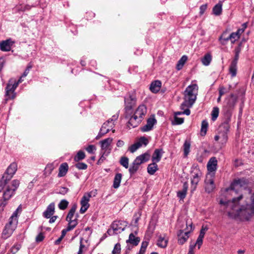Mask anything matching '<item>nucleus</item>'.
Masks as SVG:
<instances>
[{"label":"nucleus","instance_id":"obj_2","mask_svg":"<svg viewBox=\"0 0 254 254\" xmlns=\"http://www.w3.org/2000/svg\"><path fill=\"white\" fill-rule=\"evenodd\" d=\"M198 86L196 84L188 86L184 91V101L181 104L182 109L184 108H191L196 100Z\"/></svg>","mask_w":254,"mask_h":254},{"label":"nucleus","instance_id":"obj_56","mask_svg":"<svg viewBox=\"0 0 254 254\" xmlns=\"http://www.w3.org/2000/svg\"><path fill=\"white\" fill-rule=\"evenodd\" d=\"M110 152H108L107 153H105V151L104 152H101V153L102 154V156L100 157V159L98 161V164H99L101 163H102L104 160L105 159V156H107L109 154Z\"/></svg>","mask_w":254,"mask_h":254},{"label":"nucleus","instance_id":"obj_25","mask_svg":"<svg viewBox=\"0 0 254 254\" xmlns=\"http://www.w3.org/2000/svg\"><path fill=\"white\" fill-rule=\"evenodd\" d=\"M140 239L139 237H135L133 233H130L128 239L126 241L127 243H129L133 246H136L138 245Z\"/></svg>","mask_w":254,"mask_h":254},{"label":"nucleus","instance_id":"obj_21","mask_svg":"<svg viewBox=\"0 0 254 254\" xmlns=\"http://www.w3.org/2000/svg\"><path fill=\"white\" fill-rule=\"evenodd\" d=\"M150 155L149 153L145 152L138 156H137L134 160L136 162L137 164H138L139 165H141V164L147 162L150 159Z\"/></svg>","mask_w":254,"mask_h":254},{"label":"nucleus","instance_id":"obj_23","mask_svg":"<svg viewBox=\"0 0 254 254\" xmlns=\"http://www.w3.org/2000/svg\"><path fill=\"white\" fill-rule=\"evenodd\" d=\"M168 243V238H167L165 234L163 236L160 235L158 237L157 245L159 247L165 248L167 247Z\"/></svg>","mask_w":254,"mask_h":254},{"label":"nucleus","instance_id":"obj_27","mask_svg":"<svg viewBox=\"0 0 254 254\" xmlns=\"http://www.w3.org/2000/svg\"><path fill=\"white\" fill-rule=\"evenodd\" d=\"M68 170V166L67 163H63L59 167L58 177H63L65 176Z\"/></svg>","mask_w":254,"mask_h":254},{"label":"nucleus","instance_id":"obj_55","mask_svg":"<svg viewBox=\"0 0 254 254\" xmlns=\"http://www.w3.org/2000/svg\"><path fill=\"white\" fill-rule=\"evenodd\" d=\"M75 167L79 170H85L87 168V165L83 162H79L75 164Z\"/></svg>","mask_w":254,"mask_h":254},{"label":"nucleus","instance_id":"obj_7","mask_svg":"<svg viewBox=\"0 0 254 254\" xmlns=\"http://www.w3.org/2000/svg\"><path fill=\"white\" fill-rule=\"evenodd\" d=\"M17 223L14 222L9 219V222L4 227L2 232V237L3 239H6L9 238L13 233L16 228Z\"/></svg>","mask_w":254,"mask_h":254},{"label":"nucleus","instance_id":"obj_26","mask_svg":"<svg viewBox=\"0 0 254 254\" xmlns=\"http://www.w3.org/2000/svg\"><path fill=\"white\" fill-rule=\"evenodd\" d=\"M113 141V138L111 137L107 138L105 139L101 140L100 143L101 144V152L106 151L107 149L110 145L111 143Z\"/></svg>","mask_w":254,"mask_h":254},{"label":"nucleus","instance_id":"obj_8","mask_svg":"<svg viewBox=\"0 0 254 254\" xmlns=\"http://www.w3.org/2000/svg\"><path fill=\"white\" fill-rule=\"evenodd\" d=\"M136 99L134 95L129 94L125 98V111L127 114L130 115L132 112L133 107L135 105Z\"/></svg>","mask_w":254,"mask_h":254},{"label":"nucleus","instance_id":"obj_41","mask_svg":"<svg viewBox=\"0 0 254 254\" xmlns=\"http://www.w3.org/2000/svg\"><path fill=\"white\" fill-rule=\"evenodd\" d=\"M226 32H223V34L219 38V41H220V43L223 45H225L227 43L228 41L230 40L229 36L226 37Z\"/></svg>","mask_w":254,"mask_h":254},{"label":"nucleus","instance_id":"obj_29","mask_svg":"<svg viewBox=\"0 0 254 254\" xmlns=\"http://www.w3.org/2000/svg\"><path fill=\"white\" fill-rule=\"evenodd\" d=\"M91 192L89 193H85L82 197L81 198L80 201L81 205H84V206H86L89 207L90 205L89 203V201L90 200V198L91 197Z\"/></svg>","mask_w":254,"mask_h":254},{"label":"nucleus","instance_id":"obj_38","mask_svg":"<svg viewBox=\"0 0 254 254\" xmlns=\"http://www.w3.org/2000/svg\"><path fill=\"white\" fill-rule=\"evenodd\" d=\"M229 70L232 77L236 76L237 71V64L231 63L229 66Z\"/></svg>","mask_w":254,"mask_h":254},{"label":"nucleus","instance_id":"obj_30","mask_svg":"<svg viewBox=\"0 0 254 254\" xmlns=\"http://www.w3.org/2000/svg\"><path fill=\"white\" fill-rule=\"evenodd\" d=\"M188 189V184L187 182H185L183 184L182 190L178 191L177 196L180 198V199H184L186 196Z\"/></svg>","mask_w":254,"mask_h":254},{"label":"nucleus","instance_id":"obj_61","mask_svg":"<svg viewBox=\"0 0 254 254\" xmlns=\"http://www.w3.org/2000/svg\"><path fill=\"white\" fill-rule=\"evenodd\" d=\"M44 239V236L43 233H40L36 238V241L38 243L42 242Z\"/></svg>","mask_w":254,"mask_h":254},{"label":"nucleus","instance_id":"obj_6","mask_svg":"<svg viewBox=\"0 0 254 254\" xmlns=\"http://www.w3.org/2000/svg\"><path fill=\"white\" fill-rule=\"evenodd\" d=\"M17 170V165L15 162L11 163L6 169L5 173L2 176L1 182H3L5 184L10 181Z\"/></svg>","mask_w":254,"mask_h":254},{"label":"nucleus","instance_id":"obj_46","mask_svg":"<svg viewBox=\"0 0 254 254\" xmlns=\"http://www.w3.org/2000/svg\"><path fill=\"white\" fill-rule=\"evenodd\" d=\"M242 30H237L235 32H232L230 35H229V39H235L236 40H238L240 37L242 33H241Z\"/></svg>","mask_w":254,"mask_h":254},{"label":"nucleus","instance_id":"obj_11","mask_svg":"<svg viewBox=\"0 0 254 254\" xmlns=\"http://www.w3.org/2000/svg\"><path fill=\"white\" fill-rule=\"evenodd\" d=\"M237 100V96L233 94L226 98V106L224 108V113L230 111L231 112V116H232V111L236 104Z\"/></svg>","mask_w":254,"mask_h":254},{"label":"nucleus","instance_id":"obj_14","mask_svg":"<svg viewBox=\"0 0 254 254\" xmlns=\"http://www.w3.org/2000/svg\"><path fill=\"white\" fill-rule=\"evenodd\" d=\"M214 177H210L207 176L205 180V189L207 193L211 192L215 189V184L214 183Z\"/></svg>","mask_w":254,"mask_h":254},{"label":"nucleus","instance_id":"obj_4","mask_svg":"<svg viewBox=\"0 0 254 254\" xmlns=\"http://www.w3.org/2000/svg\"><path fill=\"white\" fill-rule=\"evenodd\" d=\"M247 180L244 178L235 180L231 184L230 187L226 189V191L230 190L232 195L238 194L240 189H246L247 187Z\"/></svg>","mask_w":254,"mask_h":254},{"label":"nucleus","instance_id":"obj_40","mask_svg":"<svg viewBox=\"0 0 254 254\" xmlns=\"http://www.w3.org/2000/svg\"><path fill=\"white\" fill-rule=\"evenodd\" d=\"M208 126V122L206 120H203L201 122V127L200 130L201 135L204 136L206 134Z\"/></svg>","mask_w":254,"mask_h":254},{"label":"nucleus","instance_id":"obj_49","mask_svg":"<svg viewBox=\"0 0 254 254\" xmlns=\"http://www.w3.org/2000/svg\"><path fill=\"white\" fill-rule=\"evenodd\" d=\"M227 133H222L221 132V135H220V143L223 145V144H225L226 142L227 141V139H228V136H227Z\"/></svg>","mask_w":254,"mask_h":254},{"label":"nucleus","instance_id":"obj_24","mask_svg":"<svg viewBox=\"0 0 254 254\" xmlns=\"http://www.w3.org/2000/svg\"><path fill=\"white\" fill-rule=\"evenodd\" d=\"M147 113V109L145 105H141L138 106L137 109L135 111L134 113L136 116L141 118L143 120V117Z\"/></svg>","mask_w":254,"mask_h":254},{"label":"nucleus","instance_id":"obj_34","mask_svg":"<svg viewBox=\"0 0 254 254\" xmlns=\"http://www.w3.org/2000/svg\"><path fill=\"white\" fill-rule=\"evenodd\" d=\"M122 178V175L121 173H118L115 175L113 185L114 188L117 189L120 187Z\"/></svg>","mask_w":254,"mask_h":254},{"label":"nucleus","instance_id":"obj_22","mask_svg":"<svg viewBox=\"0 0 254 254\" xmlns=\"http://www.w3.org/2000/svg\"><path fill=\"white\" fill-rule=\"evenodd\" d=\"M164 151L162 148L156 149L152 156V162L157 163L159 162L162 156Z\"/></svg>","mask_w":254,"mask_h":254},{"label":"nucleus","instance_id":"obj_42","mask_svg":"<svg viewBox=\"0 0 254 254\" xmlns=\"http://www.w3.org/2000/svg\"><path fill=\"white\" fill-rule=\"evenodd\" d=\"M139 165L136 164L135 160L133 161L132 165L129 168V172L131 174H134L139 169Z\"/></svg>","mask_w":254,"mask_h":254},{"label":"nucleus","instance_id":"obj_17","mask_svg":"<svg viewBox=\"0 0 254 254\" xmlns=\"http://www.w3.org/2000/svg\"><path fill=\"white\" fill-rule=\"evenodd\" d=\"M190 231L184 232V230H180L178 233V243L180 245H183L188 239L189 237Z\"/></svg>","mask_w":254,"mask_h":254},{"label":"nucleus","instance_id":"obj_43","mask_svg":"<svg viewBox=\"0 0 254 254\" xmlns=\"http://www.w3.org/2000/svg\"><path fill=\"white\" fill-rule=\"evenodd\" d=\"M219 109L217 107H214L211 112V119L215 121L218 117Z\"/></svg>","mask_w":254,"mask_h":254},{"label":"nucleus","instance_id":"obj_63","mask_svg":"<svg viewBox=\"0 0 254 254\" xmlns=\"http://www.w3.org/2000/svg\"><path fill=\"white\" fill-rule=\"evenodd\" d=\"M206 8H207V4H203V5H201L200 8H199V9H200V11H199L200 14V15L203 14L204 13V11L206 10Z\"/></svg>","mask_w":254,"mask_h":254},{"label":"nucleus","instance_id":"obj_18","mask_svg":"<svg viewBox=\"0 0 254 254\" xmlns=\"http://www.w3.org/2000/svg\"><path fill=\"white\" fill-rule=\"evenodd\" d=\"M55 203H51L47 207L46 209L43 213V216L47 219L50 218L55 212Z\"/></svg>","mask_w":254,"mask_h":254},{"label":"nucleus","instance_id":"obj_31","mask_svg":"<svg viewBox=\"0 0 254 254\" xmlns=\"http://www.w3.org/2000/svg\"><path fill=\"white\" fill-rule=\"evenodd\" d=\"M22 212V205L20 204L18 206L16 210L12 213V215L9 218V219L14 221L15 223H18V214H20Z\"/></svg>","mask_w":254,"mask_h":254},{"label":"nucleus","instance_id":"obj_15","mask_svg":"<svg viewBox=\"0 0 254 254\" xmlns=\"http://www.w3.org/2000/svg\"><path fill=\"white\" fill-rule=\"evenodd\" d=\"M118 118V116L114 115L112 117V119H109L108 120V123H111V125L110 127L105 130H103V129H100L99 132L98 133V134L96 137V139H99L101 137H102L103 135H104L105 134L108 133L111 129L113 128V127L114 126V121L116 120Z\"/></svg>","mask_w":254,"mask_h":254},{"label":"nucleus","instance_id":"obj_60","mask_svg":"<svg viewBox=\"0 0 254 254\" xmlns=\"http://www.w3.org/2000/svg\"><path fill=\"white\" fill-rule=\"evenodd\" d=\"M203 238L202 237H199L198 236L197 239V240L195 242V245H198V249H200V246L202 245V243H203Z\"/></svg>","mask_w":254,"mask_h":254},{"label":"nucleus","instance_id":"obj_50","mask_svg":"<svg viewBox=\"0 0 254 254\" xmlns=\"http://www.w3.org/2000/svg\"><path fill=\"white\" fill-rule=\"evenodd\" d=\"M184 119L183 118H179L176 116L174 117V121L172 122L173 125H181L184 123Z\"/></svg>","mask_w":254,"mask_h":254},{"label":"nucleus","instance_id":"obj_32","mask_svg":"<svg viewBox=\"0 0 254 254\" xmlns=\"http://www.w3.org/2000/svg\"><path fill=\"white\" fill-rule=\"evenodd\" d=\"M222 3L221 1H219L216 4L213 8L212 11L213 13L216 16L220 15L222 11Z\"/></svg>","mask_w":254,"mask_h":254},{"label":"nucleus","instance_id":"obj_36","mask_svg":"<svg viewBox=\"0 0 254 254\" xmlns=\"http://www.w3.org/2000/svg\"><path fill=\"white\" fill-rule=\"evenodd\" d=\"M77 205L76 204H73L71 208L70 209L66 217V220L68 221L71 219H73V216L75 215V213L76 210Z\"/></svg>","mask_w":254,"mask_h":254},{"label":"nucleus","instance_id":"obj_37","mask_svg":"<svg viewBox=\"0 0 254 254\" xmlns=\"http://www.w3.org/2000/svg\"><path fill=\"white\" fill-rule=\"evenodd\" d=\"M188 60V57L187 56H183L182 57V58L179 60L178 62V63L176 65V68L177 70H181L186 61Z\"/></svg>","mask_w":254,"mask_h":254},{"label":"nucleus","instance_id":"obj_39","mask_svg":"<svg viewBox=\"0 0 254 254\" xmlns=\"http://www.w3.org/2000/svg\"><path fill=\"white\" fill-rule=\"evenodd\" d=\"M212 60L211 55L207 53L204 55V56L201 59V62L202 64L205 66L208 65Z\"/></svg>","mask_w":254,"mask_h":254},{"label":"nucleus","instance_id":"obj_9","mask_svg":"<svg viewBox=\"0 0 254 254\" xmlns=\"http://www.w3.org/2000/svg\"><path fill=\"white\" fill-rule=\"evenodd\" d=\"M231 117L232 116H231V112L230 111L224 113V121L219 126V132L226 133H228L229 131V123L231 121Z\"/></svg>","mask_w":254,"mask_h":254},{"label":"nucleus","instance_id":"obj_12","mask_svg":"<svg viewBox=\"0 0 254 254\" xmlns=\"http://www.w3.org/2000/svg\"><path fill=\"white\" fill-rule=\"evenodd\" d=\"M217 161L215 157L211 158L209 160L207 165V168L208 173L206 175L210 177L215 176V171L217 169Z\"/></svg>","mask_w":254,"mask_h":254},{"label":"nucleus","instance_id":"obj_54","mask_svg":"<svg viewBox=\"0 0 254 254\" xmlns=\"http://www.w3.org/2000/svg\"><path fill=\"white\" fill-rule=\"evenodd\" d=\"M21 245L18 244L14 245L10 249L11 254H15L20 249Z\"/></svg>","mask_w":254,"mask_h":254},{"label":"nucleus","instance_id":"obj_62","mask_svg":"<svg viewBox=\"0 0 254 254\" xmlns=\"http://www.w3.org/2000/svg\"><path fill=\"white\" fill-rule=\"evenodd\" d=\"M32 68V65L30 64L28 65L27 68L25 70L24 72H23L22 77H26L27 74H28L30 69Z\"/></svg>","mask_w":254,"mask_h":254},{"label":"nucleus","instance_id":"obj_64","mask_svg":"<svg viewBox=\"0 0 254 254\" xmlns=\"http://www.w3.org/2000/svg\"><path fill=\"white\" fill-rule=\"evenodd\" d=\"M242 43H240L238 46L235 48L234 53L239 54L241 51Z\"/></svg>","mask_w":254,"mask_h":254},{"label":"nucleus","instance_id":"obj_51","mask_svg":"<svg viewBox=\"0 0 254 254\" xmlns=\"http://www.w3.org/2000/svg\"><path fill=\"white\" fill-rule=\"evenodd\" d=\"M121 245L120 243H117L112 251V254H120L121 253Z\"/></svg>","mask_w":254,"mask_h":254},{"label":"nucleus","instance_id":"obj_44","mask_svg":"<svg viewBox=\"0 0 254 254\" xmlns=\"http://www.w3.org/2000/svg\"><path fill=\"white\" fill-rule=\"evenodd\" d=\"M85 157V153L83 151L80 150L79 151L76 155L74 157V160L76 162H78L80 160H83Z\"/></svg>","mask_w":254,"mask_h":254},{"label":"nucleus","instance_id":"obj_13","mask_svg":"<svg viewBox=\"0 0 254 254\" xmlns=\"http://www.w3.org/2000/svg\"><path fill=\"white\" fill-rule=\"evenodd\" d=\"M192 178L191 179V184L194 186V189L196 188L197 185L199 182L200 178L202 176V173L200 170L195 167L191 172Z\"/></svg>","mask_w":254,"mask_h":254},{"label":"nucleus","instance_id":"obj_52","mask_svg":"<svg viewBox=\"0 0 254 254\" xmlns=\"http://www.w3.org/2000/svg\"><path fill=\"white\" fill-rule=\"evenodd\" d=\"M140 147V145L138 144L137 142L134 143L132 145H131L129 148L128 150L131 153L134 152L137 149Z\"/></svg>","mask_w":254,"mask_h":254},{"label":"nucleus","instance_id":"obj_3","mask_svg":"<svg viewBox=\"0 0 254 254\" xmlns=\"http://www.w3.org/2000/svg\"><path fill=\"white\" fill-rule=\"evenodd\" d=\"M19 184V180H13L10 184L7 185L3 191V199L1 201H4L7 203V201L14 195Z\"/></svg>","mask_w":254,"mask_h":254},{"label":"nucleus","instance_id":"obj_45","mask_svg":"<svg viewBox=\"0 0 254 254\" xmlns=\"http://www.w3.org/2000/svg\"><path fill=\"white\" fill-rule=\"evenodd\" d=\"M68 203V202L66 200L63 199L59 203L58 207L61 210H64L67 208Z\"/></svg>","mask_w":254,"mask_h":254},{"label":"nucleus","instance_id":"obj_19","mask_svg":"<svg viewBox=\"0 0 254 254\" xmlns=\"http://www.w3.org/2000/svg\"><path fill=\"white\" fill-rule=\"evenodd\" d=\"M13 43L10 39L3 41L0 43V49L2 51H9Z\"/></svg>","mask_w":254,"mask_h":254},{"label":"nucleus","instance_id":"obj_10","mask_svg":"<svg viewBox=\"0 0 254 254\" xmlns=\"http://www.w3.org/2000/svg\"><path fill=\"white\" fill-rule=\"evenodd\" d=\"M17 87V83H14L12 80H10L7 84L6 88V100L12 99L15 97V93L14 91Z\"/></svg>","mask_w":254,"mask_h":254},{"label":"nucleus","instance_id":"obj_53","mask_svg":"<svg viewBox=\"0 0 254 254\" xmlns=\"http://www.w3.org/2000/svg\"><path fill=\"white\" fill-rule=\"evenodd\" d=\"M78 214L76 213L75 215V218L74 219H71L67 221L73 227L75 228L78 224L77 217H78Z\"/></svg>","mask_w":254,"mask_h":254},{"label":"nucleus","instance_id":"obj_33","mask_svg":"<svg viewBox=\"0 0 254 254\" xmlns=\"http://www.w3.org/2000/svg\"><path fill=\"white\" fill-rule=\"evenodd\" d=\"M158 170V166L156 163L153 162L148 165L147 167V172L151 175H154Z\"/></svg>","mask_w":254,"mask_h":254},{"label":"nucleus","instance_id":"obj_47","mask_svg":"<svg viewBox=\"0 0 254 254\" xmlns=\"http://www.w3.org/2000/svg\"><path fill=\"white\" fill-rule=\"evenodd\" d=\"M136 142L138 144H140L141 147L143 145L146 146L148 144L149 141L145 137L142 136L140 137Z\"/></svg>","mask_w":254,"mask_h":254},{"label":"nucleus","instance_id":"obj_48","mask_svg":"<svg viewBox=\"0 0 254 254\" xmlns=\"http://www.w3.org/2000/svg\"><path fill=\"white\" fill-rule=\"evenodd\" d=\"M120 164L127 169L128 167V158L127 157H122L120 159Z\"/></svg>","mask_w":254,"mask_h":254},{"label":"nucleus","instance_id":"obj_5","mask_svg":"<svg viewBox=\"0 0 254 254\" xmlns=\"http://www.w3.org/2000/svg\"><path fill=\"white\" fill-rule=\"evenodd\" d=\"M127 226V223L124 221H114L111 225V227L107 231L108 234L110 235L118 234L123 231Z\"/></svg>","mask_w":254,"mask_h":254},{"label":"nucleus","instance_id":"obj_59","mask_svg":"<svg viewBox=\"0 0 254 254\" xmlns=\"http://www.w3.org/2000/svg\"><path fill=\"white\" fill-rule=\"evenodd\" d=\"M68 190H69L67 188L61 187L59 189V193L60 194H63V195H64V194H65L68 191Z\"/></svg>","mask_w":254,"mask_h":254},{"label":"nucleus","instance_id":"obj_28","mask_svg":"<svg viewBox=\"0 0 254 254\" xmlns=\"http://www.w3.org/2000/svg\"><path fill=\"white\" fill-rule=\"evenodd\" d=\"M161 85L162 83L160 80H155L151 83L150 90L152 92L156 93L160 90Z\"/></svg>","mask_w":254,"mask_h":254},{"label":"nucleus","instance_id":"obj_16","mask_svg":"<svg viewBox=\"0 0 254 254\" xmlns=\"http://www.w3.org/2000/svg\"><path fill=\"white\" fill-rule=\"evenodd\" d=\"M157 123L156 120L154 118H149L147 121L145 125L140 128L142 132H147L152 129L153 126Z\"/></svg>","mask_w":254,"mask_h":254},{"label":"nucleus","instance_id":"obj_20","mask_svg":"<svg viewBox=\"0 0 254 254\" xmlns=\"http://www.w3.org/2000/svg\"><path fill=\"white\" fill-rule=\"evenodd\" d=\"M142 120L135 114L131 117L128 122V125L132 127H135L142 122Z\"/></svg>","mask_w":254,"mask_h":254},{"label":"nucleus","instance_id":"obj_58","mask_svg":"<svg viewBox=\"0 0 254 254\" xmlns=\"http://www.w3.org/2000/svg\"><path fill=\"white\" fill-rule=\"evenodd\" d=\"M207 230L208 228L207 227L202 226L198 236L204 238L205 232Z\"/></svg>","mask_w":254,"mask_h":254},{"label":"nucleus","instance_id":"obj_57","mask_svg":"<svg viewBox=\"0 0 254 254\" xmlns=\"http://www.w3.org/2000/svg\"><path fill=\"white\" fill-rule=\"evenodd\" d=\"M96 150V147L93 145H89L88 147L86 148V150L90 154H93L94 152V151Z\"/></svg>","mask_w":254,"mask_h":254},{"label":"nucleus","instance_id":"obj_35","mask_svg":"<svg viewBox=\"0 0 254 254\" xmlns=\"http://www.w3.org/2000/svg\"><path fill=\"white\" fill-rule=\"evenodd\" d=\"M190 141L186 139L183 145L184 153L185 157H187L190 153Z\"/></svg>","mask_w":254,"mask_h":254},{"label":"nucleus","instance_id":"obj_1","mask_svg":"<svg viewBox=\"0 0 254 254\" xmlns=\"http://www.w3.org/2000/svg\"><path fill=\"white\" fill-rule=\"evenodd\" d=\"M242 198L243 194H240L232 200L224 201L221 199L220 204L226 208L225 211L230 218L236 219L239 217L242 220H248L252 215H254V193L251 196L250 204L240 206L239 201Z\"/></svg>","mask_w":254,"mask_h":254}]
</instances>
